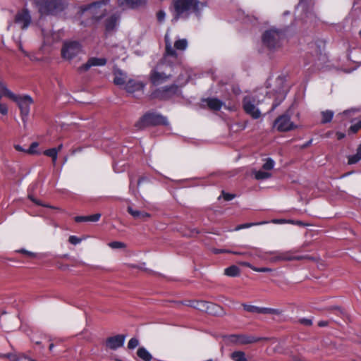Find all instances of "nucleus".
Masks as SVG:
<instances>
[{"instance_id": "nucleus-8", "label": "nucleus", "mask_w": 361, "mask_h": 361, "mask_svg": "<svg viewBox=\"0 0 361 361\" xmlns=\"http://www.w3.org/2000/svg\"><path fill=\"white\" fill-rule=\"evenodd\" d=\"M106 11L104 4L102 2H95L84 8H81V13L90 16L93 20H98Z\"/></svg>"}, {"instance_id": "nucleus-50", "label": "nucleus", "mask_w": 361, "mask_h": 361, "mask_svg": "<svg viewBox=\"0 0 361 361\" xmlns=\"http://www.w3.org/2000/svg\"><path fill=\"white\" fill-rule=\"evenodd\" d=\"M252 270L257 272H271L272 271V269L270 268L267 267H262V268H257V267H253Z\"/></svg>"}, {"instance_id": "nucleus-2", "label": "nucleus", "mask_w": 361, "mask_h": 361, "mask_svg": "<svg viewBox=\"0 0 361 361\" xmlns=\"http://www.w3.org/2000/svg\"><path fill=\"white\" fill-rule=\"evenodd\" d=\"M204 5L197 0H177L173 3V21L187 18L190 12L199 13Z\"/></svg>"}, {"instance_id": "nucleus-42", "label": "nucleus", "mask_w": 361, "mask_h": 361, "mask_svg": "<svg viewBox=\"0 0 361 361\" xmlns=\"http://www.w3.org/2000/svg\"><path fill=\"white\" fill-rule=\"evenodd\" d=\"M138 344H139L138 340L135 338H132L128 341V348L129 349H134L138 345Z\"/></svg>"}, {"instance_id": "nucleus-51", "label": "nucleus", "mask_w": 361, "mask_h": 361, "mask_svg": "<svg viewBox=\"0 0 361 361\" xmlns=\"http://www.w3.org/2000/svg\"><path fill=\"white\" fill-rule=\"evenodd\" d=\"M222 195H223L224 199L226 201H230L235 197V195L226 193L224 191L222 192Z\"/></svg>"}, {"instance_id": "nucleus-55", "label": "nucleus", "mask_w": 361, "mask_h": 361, "mask_svg": "<svg viewBox=\"0 0 361 361\" xmlns=\"http://www.w3.org/2000/svg\"><path fill=\"white\" fill-rule=\"evenodd\" d=\"M214 252L215 254H219V253H228L229 252V250H219V249H214Z\"/></svg>"}, {"instance_id": "nucleus-53", "label": "nucleus", "mask_w": 361, "mask_h": 361, "mask_svg": "<svg viewBox=\"0 0 361 361\" xmlns=\"http://www.w3.org/2000/svg\"><path fill=\"white\" fill-rule=\"evenodd\" d=\"M270 262H273V263H275V262H279V261H282L281 260V258L280 257V253L279 252H277L276 253V255L270 258Z\"/></svg>"}, {"instance_id": "nucleus-30", "label": "nucleus", "mask_w": 361, "mask_h": 361, "mask_svg": "<svg viewBox=\"0 0 361 361\" xmlns=\"http://www.w3.org/2000/svg\"><path fill=\"white\" fill-rule=\"evenodd\" d=\"M255 178L257 180H265L271 177V174L269 172L264 171H255L253 172Z\"/></svg>"}, {"instance_id": "nucleus-23", "label": "nucleus", "mask_w": 361, "mask_h": 361, "mask_svg": "<svg viewBox=\"0 0 361 361\" xmlns=\"http://www.w3.org/2000/svg\"><path fill=\"white\" fill-rule=\"evenodd\" d=\"M280 253V257L281 258L282 261H292V260H301L302 259H305V256H295L293 255L292 252H279Z\"/></svg>"}, {"instance_id": "nucleus-9", "label": "nucleus", "mask_w": 361, "mask_h": 361, "mask_svg": "<svg viewBox=\"0 0 361 361\" xmlns=\"http://www.w3.org/2000/svg\"><path fill=\"white\" fill-rule=\"evenodd\" d=\"M168 125L166 117L154 113L146 114L136 124L139 128L147 125Z\"/></svg>"}, {"instance_id": "nucleus-33", "label": "nucleus", "mask_w": 361, "mask_h": 361, "mask_svg": "<svg viewBox=\"0 0 361 361\" xmlns=\"http://www.w3.org/2000/svg\"><path fill=\"white\" fill-rule=\"evenodd\" d=\"M334 112L331 110H326L322 112V123H326L331 121Z\"/></svg>"}, {"instance_id": "nucleus-21", "label": "nucleus", "mask_w": 361, "mask_h": 361, "mask_svg": "<svg viewBox=\"0 0 361 361\" xmlns=\"http://www.w3.org/2000/svg\"><path fill=\"white\" fill-rule=\"evenodd\" d=\"M101 217V214L97 213L93 215L90 216H78L75 218V221L76 222H82V221H92L97 222L99 220Z\"/></svg>"}, {"instance_id": "nucleus-28", "label": "nucleus", "mask_w": 361, "mask_h": 361, "mask_svg": "<svg viewBox=\"0 0 361 361\" xmlns=\"http://www.w3.org/2000/svg\"><path fill=\"white\" fill-rule=\"evenodd\" d=\"M137 354L139 357L145 361H149L152 359L151 354L145 348H140Z\"/></svg>"}, {"instance_id": "nucleus-64", "label": "nucleus", "mask_w": 361, "mask_h": 361, "mask_svg": "<svg viewBox=\"0 0 361 361\" xmlns=\"http://www.w3.org/2000/svg\"><path fill=\"white\" fill-rule=\"evenodd\" d=\"M62 148H63V145H62V144L59 145L58 146V147H56V149H57V153H58L59 152H60V151L61 150V149H62Z\"/></svg>"}, {"instance_id": "nucleus-3", "label": "nucleus", "mask_w": 361, "mask_h": 361, "mask_svg": "<svg viewBox=\"0 0 361 361\" xmlns=\"http://www.w3.org/2000/svg\"><path fill=\"white\" fill-rule=\"evenodd\" d=\"M285 35L281 30L271 27L262 35L263 44L271 51H276L281 47Z\"/></svg>"}, {"instance_id": "nucleus-37", "label": "nucleus", "mask_w": 361, "mask_h": 361, "mask_svg": "<svg viewBox=\"0 0 361 361\" xmlns=\"http://www.w3.org/2000/svg\"><path fill=\"white\" fill-rule=\"evenodd\" d=\"M112 249H123L126 247V244L120 241H114L108 244Z\"/></svg>"}, {"instance_id": "nucleus-16", "label": "nucleus", "mask_w": 361, "mask_h": 361, "mask_svg": "<svg viewBox=\"0 0 361 361\" xmlns=\"http://www.w3.org/2000/svg\"><path fill=\"white\" fill-rule=\"evenodd\" d=\"M145 84L135 80H128L125 85V89L130 93H142Z\"/></svg>"}, {"instance_id": "nucleus-47", "label": "nucleus", "mask_w": 361, "mask_h": 361, "mask_svg": "<svg viewBox=\"0 0 361 361\" xmlns=\"http://www.w3.org/2000/svg\"><path fill=\"white\" fill-rule=\"evenodd\" d=\"M38 147L37 142H32L30 147V148L26 151L28 154H34L35 153V148Z\"/></svg>"}, {"instance_id": "nucleus-10", "label": "nucleus", "mask_w": 361, "mask_h": 361, "mask_svg": "<svg viewBox=\"0 0 361 361\" xmlns=\"http://www.w3.org/2000/svg\"><path fill=\"white\" fill-rule=\"evenodd\" d=\"M274 127L280 132H286L295 128L296 126L291 121L289 114L285 113L275 120Z\"/></svg>"}, {"instance_id": "nucleus-1", "label": "nucleus", "mask_w": 361, "mask_h": 361, "mask_svg": "<svg viewBox=\"0 0 361 361\" xmlns=\"http://www.w3.org/2000/svg\"><path fill=\"white\" fill-rule=\"evenodd\" d=\"M165 43L164 56L151 74V81L154 85H159L168 80L172 75L173 66L178 63L176 51L172 47V41L168 32L165 35Z\"/></svg>"}, {"instance_id": "nucleus-41", "label": "nucleus", "mask_w": 361, "mask_h": 361, "mask_svg": "<svg viewBox=\"0 0 361 361\" xmlns=\"http://www.w3.org/2000/svg\"><path fill=\"white\" fill-rule=\"evenodd\" d=\"M7 357L13 361H30V358L26 356L16 357L15 355H8Z\"/></svg>"}, {"instance_id": "nucleus-7", "label": "nucleus", "mask_w": 361, "mask_h": 361, "mask_svg": "<svg viewBox=\"0 0 361 361\" xmlns=\"http://www.w3.org/2000/svg\"><path fill=\"white\" fill-rule=\"evenodd\" d=\"M13 101L16 102L20 110L22 121L24 124V127H26V123L27 117L30 114V105L33 103L32 97L29 95H16L11 99Z\"/></svg>"}, {"instance_id": "nucleus-45", "label": "nucleus", "mask_w": 361, "mask_h": 361, "mask_svg": "<svg viewBox=\"0 0 361 361\" xmlns=\"http://www.w3.org/2000/svg\"><path fill=\"white\" fill-rule=\"evenodd\" d=\"M331 310L336 312L338 315L341 317H345V313L340 307H331Z\"/></svg>"}, {"instance_id": "nucleus-60", "label": "nucleus", "mask_w": 361, "mask_h": 361, "mask_svg": "<svg viewBox=\"0 0 361 361\" xmlns=\"http://www.w3.org/2000/svg\"><path fill=\"white\" fill-rule=\"evenodd\" d=\"M327 325H328V322H326V321H320L318 323V326H320V327H324V326H326Z\"/></svg>"}, {"instance_id": "nucleus-59", "label": "nucleus", "mask_w": 361, "mask_h": 361, "mask_svg": "<svg viewBox=\"0 0 361 361\" xmlns=\"http://www.w3.org/2000/svg\"><path fill=\"white\" fill-rule=\"evenodd\" d=\"M336 136L338 140H341L345 137V135L343 133L338 132L336 133Z\"/></svg>"}, {"instance_id": "nucleus-12", "label": "nucleus", "mask_w": 361, "mask_h": 361, "mask_svg": "<svg viewBox=\"0 0 361 361\" xmlns=\"http://www.w3.org/2000/svg\"><path fill=\"white\" fill-rule=\"evenodd\" d=\"M264 339V338L262 337H255L253 336L243 334L232 335L230 336V341L238 345L253 343Z\"/></svg>"}, {"instance_id": "nucleus-36", "label": "nucleus", "mask_w": 361, "mask_h": 361, "mask_svg": "<svg viewBox=\"0 0 361 361\" xmlns=\"http://www.w3.org/2000/svg\"><path fill=\"white\" fill-rule=\"evenodd\" d=\"M274 161L271 159V158H267L266 160H265V163L263 164L262 166V169L264 170H271L274 168Z\"/></svg>"}, {"instance_id": "nucleus-26", "label": "nucleus", "mask_w": 361, "mask_h": 361, "mask_svg": "<svg viewBox=\"0 0 361 361\" xmlns=\"http://www.w3.org/2000/svg\"><path fill=\"white\" fill-rule=\"evenodd\" d=\"M3 96L11 99L12 97H14V94L6 87L4 83L0 82V99Z\"/></svg>"}, {"instance_id": "nucleus-6", "label": "nucleus", "mask_w": 361, "mask_h": 361, "mask_svg": "<svg viewBox=\"0 0 361 361\" xmlns=\"http://www.w3.org/2000/svg\"><path fill=\"white\" fill-rule=\"evenodd\" d=\"M82 52L81 44L76 41H68L61 48V56L68 61L78 58Z\"/></svg>"}, {"instance_id": "nucleus-32", "label": "nucleus", "mask_w": 361, "mask_h": 361, "mask_svg": "<svg viewBox=\"0 0 361 361\" xmlns=\"http://www.w3.org/2000/svg\"><path fill=\"white\" fill-rule=\"evenodd\" d=\"M226 275L228 276H236L240 274V270L238 267L233 265L226 268L224 271Z\"/></svg>"}, {"instance_id": "nucleus-63", "label": "nucleus", "mask_w": 361, "mask_h": 361, "mask_svg": "<svg viewBox=\"0 0 361 361\" xmlns=\"http://www.w3.org/2000/svg\"><path fill=\"white\" fill-rule=\"evenodd\" d=\"M278 105H279V104H277V103H274V104H273V105H272V106H271V109H270V111H274V110L276 108V106H277Z\"/></svg>"}, {"instance_id": "nucleus-57", "label": "nucleus", "mask_w": 361, "mask_h": 361, "mask_svg": "<svg viewBox=\"0 0 361 361\" xmlns=\"http://www.w3.org/2000/svg\"><path fill=\"white\" fill-rule=\"evenodd\" d=\"M305 4L304 3V1L302 0H301L298 5V7L297 8L298 9H301V10H303L305 8Z\"/></svg>"}, {"instance_id": "nucleus-62", "label": "nucleus", "mask_w": 361, "mask_h": 361, "mask_svg": "<svg viewBox=\"0 0 361 361\" xmlns=\"http://www.w3.org/2000/svg\"><path fill=\"white\" fill-rule=\"evenodd\" d=\"M18 49L22 51L23 54H24L25 56H27V53L23 49L21 43L18 44Z\"/></svg>"}, {"instance_id": "nucleus-38", "label": "nucleus", "mask_w": 361, "mask_h": 361, "mask_svg": "<svg viewBox=\"0 0 361 361\" xmlns=\"http://www.w3.org/2000/svg\"><path fill=\"white\" fill-rule=\"evenodd\" d=\"M259 314H279L278 310L267 308V307H259Z\"/></svg>"}, {"instance_id": "nucleus-44", "label": "nucleus", "mask_w": 361, "mask_h": 361, "mask_svg": "<svg viewBox=\"0 0 361 361\" xmlns=\"http://www.w3.org/2000/svg\"><path fill=\"white\" fill-rule=\"evenodd\" d=\"M68 241L70 243L73 244V245H78L80 243H81L82 241V239L81 238H78L77 236L75 235H71L69 237V239H68Z\"/></svg>"}, {"instance_id": "nucleus-18", "label": "nucleus", "mask_w": 361, "mask_h": 361, "mask_svg": "<svg viewBox=\"0 0 361 361\" xmlns=\"http://www.w3.org/2000/svg\"><path fill=\"white\" fill-rule=\"evenodd\" d=\"M127 211L135 219H145L150 217V214L149 213L135 209L130 205L128 207Z\"/></svg>"}, {"instance_id": "nucleus-4", "label": "nucleus", "mask_w": 361, "mask_h": 361, "mask_svg": "<svg viewBox=\"0 0 361 361\" xmlns=\"http://www.w3.org/2000/svg\"><path fill=\"white\" fill-rule=\"evenodd\" d=\"M264 95L255 93L247 95L243 98V106L245 111L251 116L253 118L257 119L261 116V111L257 106L263 102Z\"/></svg>"}, {"instance_id": "nucleus-22", "label": "nucleus", "mask_w": 361, "mask_h": 361, "mask_svg": "<svg viewBox=\"0 0 361 361\" xmlns=\"http://www.w3.org/2000/svg\"><path fill=\"white\" fill-rule=\"evenodd\" d=\"M207 310H206V312L211 314L214 315H221L224 314L222 308L214 303L208 302H207Z\"/></svg>"}, {"instance_id": "nucleus-11", "label": "nucleus", "mask_w": 361, "mask_h": 361, "mask_svg": "<svg viewBox=\"0 0 361 361\" xmlns=\"http://www.w3.org/2000/svg\"><path fill=\"white\" fill-rule=\"evenodd\" d=\"M179 92L178 87L176 85H172L169 87H165L156 90L152 94L153 98H158L160 99H168L172 96L177 94Z\"/></svg>"}, {"instance_id": "nucleus-19", "label": "nucleus", "mask_w": 361, "mask_h": 361, "mask_svg": "<svg viewBox=\"0 0 361 361\" xmlns=\"http://www.w3.org/2000/svg\"><path fill=\"white\" fill-rule=\"evenodd\" d=\"M114 82L115 85L124 86L127 82V75L126 73L122 72L121 70H116L114 71Z\"/></svg>"}, {"instance_id": "nucleus-52", "label": "nucleus", "mask_w": 361, "mask_h": 361, "mask_svg": "<svg viewBox=\"0 0 361 361\" xmlns=\"http://www.w3.org/2000/svg\"><path fill=\"white\" fill-rule=\"evenodd\" d=\"M0 113L3 115H6L8 113V108L5 104L0 103Z\"/></svg>"}, {"instance_id": "nucleus-35", "label": "nucleus", "mask_w": 361, "mask_h": 361, "mask_svg": "<svg viewBox=\"0 0 361 361\" xmlns=\"http://www.w3.org/2000/svg\"><path fill=\"white\" fill-rule=\"evenodd\" d=\"M44 154L48 157L52 158L53 164L55 165L57 159V149L56 148H51L44 151Z\"/></svg>"}, {"instance_id": "nucleus-29", "label": "nucleus", "mask_w": 361, "mask_h": 361, "mask_svg": "<svg viewBox=\"0 0 361 361\" xmlns=\"http://www.w3.org/2000/svg\"><path fill=\"white\" fill-rule=\"evenodd\" d=\"M353 124L349 128L348 133H356L360 129H361V120L351 119Z\"/></svg>"}, {"instance_id": "nucleus-14", "label": "nucleus", "mask_w": 361, "mask_h": 361, "mask_svg": "<svg viewBox=\"0 0 361 361\" xmlns=\"http://www.w3.org/2000/svg\"><path fill=\"white\" fill-rule=\"evenodd\" d=\"M125 338V336L121 334L109 337L106 340V346L109 349L115 350L123 345Z\"/></svg>"}, {"instance_id": "nucleus-48", "label": "nucleus", "mask_w": 361, "mask_h": 361, "mask_svg": "<svg viewBox=\"0 0 361 361\" xmlns=\"http://www.w3.org/2000/svg\"><path fill=\"white\" fill-rule=\"evenodd\" d=\"M299 322L305 326H311L312 324V320L306 318L300 319Z\"/></svg>"}, {"instance_id": "nucleus-5", "label": "nucleus", "mask_w": 361, "mask_h": 361, "mask_svg": "<svg viewBox=\"0 0 361 361\" xmlns=\"http://www.w3.org/2000/svg\"><path fill=\"white\" fill-rule=\"evenodd\" d=\"M42 15H57L64 9L62 0H34Z\"/></svg>"}, {"instance_id": "nucleus-43", "label": "nucleus", "mask_w": 361, "mask_h": 361, "mask_svg": "<svg viewBox=\"0 0 361 361\" xmlns=\"http://www.w3.org/2000/svg\"><path fill=\"white\" fill-rule=\"evenodd\" d=\"M166 18V13L160 10L157 13V19L159 23H163Z\"/></svg>"}, {"instance_id": "nucleus-20", "label": "nucleus", "mask_w": 361, "mask_h": 361, "mask_svg": "<svg viewBox=\"0 0 361 361\" xmlns=\"http://www.w3.org/2000/svg\"><path fill=\"white\" fill-rule=\"evenodd\" d=\"M119 20V15L118 14H113L109 18H108L106 20V29L107 31L113 30L116 25H118Z\"/></svg>"}, {"instance_id": "nucleus-39", "label": "nucleus", "mask_w": 361, "mask_h": 361, "mask_svg": "<svg viewBox=\"0 0 361 361\" xmlns=\"http://www.w3.org/2000/svg\"><path fill=\"white\" fill-rule=\"evenodd\" d=\"M265 224V222L244 224H241V225L238 226L235 228V231H239V230L243 229V228H250V227H251L252 226L262 225V224Z\"/></svg>"}, {"instance_id": "nucleus-49", "label": "nucleus", "mask_w": 361, "mask_h": 361, "mask_svg": "<svg viewBox=\"0 0 361 361\" xmlns=\"http://www.w3.org/2000/svg\"><path fill=\"white\" fill-rule=\"evenodd\" d=\"M355 113V110H347V111H343L342 114H341V115H342L343 116H344L345 118H350L352 115H353Z\"/></svg>"}, {"instance_id": "nucleus-25", "label": "nucleus", "mask_w": 361, "mask_h": 361, "mask_svg": "<svg viewBox=\"0 0 361 361\" xmlns=\"http://www.w3.org/2000/svg\"><path fill=\"white\" fill-rule=\"evenodd\" d=\"M188 305L202 312H206V310H208L207 307V302L206 301H192Z\"/></svg>"}, {"instance_id": "nucleus-31", "label": "nucleus", "mask_w": 361, "mask_h": 361, "mask_svg": "<svg viewBox=\"0 0 361 361\" xmlns=\"http://www.w3.org/2000/svg\"><path fill=\"white\" fill-rule=\"evenodd\" d=\"M360 159H361V145L357 148L356 154L353 156H350L348 157V164H356Z\"/></svg>"}, {"instance_id": "nucleus-61", "label": "nucleus", "mask_w": 361, "mask_h": 361, "mask_svg": "<svg viewBox=\"0 0 361 361\" xmlns=\"http://www.w3.org/2000/svg\"><path fill=\"white\" fill-rule=\"evenodd\" d=\"M228 253H232V254H234V255H250V253H243V252H235V251H230L229 250V252Z\"/></svg>"}, {"instance_id": "nucleus-58", "label": "nucleus", "mask_w": 361, "mask_h": 361, "mask_svg": "<svg viewBox=\"0 0 361 361\" xmlns=\"http://www.w3.org/2000/svg\"><path fill=\"white\" fill-rule=\"evenodd\" d=\"M14 147H15V149H16L17 151H19V152H26V151H27V150L24 149H23L20 145H16L14 146Z\"/></svg>"}, {"instance_id": "nucleus-56", "label": "nucleus", "mask_w": 361, "mask_h": 361, "mask_svg": "<svg viewBox=\"0 0 361 361\" xmlns=\"http://www.w3.org/2000/svg\"><path fill=\"white\" fill-rule=\"evenodd\" d=\"M240 264L243 265V266H246V267H250V269H252L253 267H255L254 266H252L251 264H250L249 262H238Z\"/></svg>"}, {"instance_id": "nucleus-54", "label": "nucleus", "mask_w": 361, "mask_h": 361, "mask_svg": "<svg viewBox=\"0 0 361 361\" xmlns=\"http://www.w3.org/2000/svg\"><path fill=\"white\" fill-rule=\"evenodd\" d=\"M29 198H30V200H32L33 202H35V204H37L38 205H41V206L47 207H49L48 205H45V204H42L39 200H37L35 198H34L32 195H29Z\"/></svg>"}, {"instance_id": "nucleus-17", "label": "nucleus", "mask_w": 361, "mask_h": 361, "mask_svg": "<svg viewBox=\"0 0 361 361\" xmlns=\"http://www.w3.org/2000/svg\"><path fill=\"white\" fill-rule=\"evenodd\" d=\"M118 4L123 9L134 8L142 5L145 1L143 0H117Z\"/></svg>"}, {"instance_id": "nucleus-27", "label": "nucleus", "mask_w": 361, "mask_h": 361, "mask_svg": "<svg viewBox=\"0 0 361 361\" xmlns=\"http://www.w3.org/2000/svg\"><path fill=\"white\" fill-rule=\"evenodd\" d=\"M231 358L233 361H248L246 357L245 353L240 350L234 351L233 353H232L231 355Z\"/></svg>"}, {"instance_id": "nucleus-24", "label": "nucleus", "mask_w": 361, "mask_h": 361, "mask_svg": "<svg viewBox=\"0 0 361 361\" xmlns=\"http://www.w3.org/2000/svg\"><path fill=\"white\" fill-rule=\"evenodd\" d=\"M206 103L209 109L214 111L219 110L223 106V103L216 98L208 99L206 100Z\"/></svg>"}, {"instance_id": "nucleus-34", "label": "nucleus", "mask_w": 361, "mask_h": 361, "mask_svg": "<svg viewBox=\"0 0 361 361\" xmlns=\"http://www.w3.org/2000/svg\"><path fill=\"white\" fill-rule=\"evenodd\" d=\"M188 46L187 40L185 39L176 40L172 47L178 50H185ZM176 51V50H174Z\"/></svg>"}, {"instance_id": "nucleus-15", "label": "nucleus", "mask_w": 361, "mask_h": 361, "mask_svg": "<svg viewBox=\"0 0 361 361\" xmlns=\"http://www.w3.org/2000/svg\"><path fill=\"white\" fill-rule=\"evenodd\" d=\"M106 63V59L105 58L91 57L88 59L87 63H85L78 68V71L80 72H85L88 71L91 67L103 66Z\"/></svg>"}, {"instance_id": "nucleus-46", "label": "nucleus", "mask_w": 361, "mask_h": 361, "mask_svg": "<svg viewBox=\"0 0 361 361\" xmlns=\"http://www.w3.org/2000/svg\"><path fill=\"white\" fill-rule=\"evenodd\" d=\"M17 252H18L20 253H22V254H24V255H27L30 257H35L37 256L36 253L30 252V251H28V250H26L25 249L19 250Z\"/></svg>"}, {"instance_id": "nucleus-13", "label": "nucleus", "mask_w": 361, "mask_h": 361, "mask_svg": "<svg viewBox=\"0 0 361 361\" xmlns=\"http://www.w3.org/2000/svg\"><path fill=\"white\" fill-rule=\"evenodd\" d=\"M31 22V16L27 10L19 11L15 17V23L18 25L21 29H26Z\"/></svg>"}, {"instance_id": "nucleus-40", "label": "nucleus", "mask_w": 361, "mask_h": 361, "mask_svg": "<svg viewBox=\"0 0 361 361\" xmlns=\"http://www.w3.org/2000/svg\"><path fill=\"white\" fill-rule=\"evenodd\" d=\"M244 310L249 312L259 313V307L254 305H243Z\"/></svg>"}]
</instances>
